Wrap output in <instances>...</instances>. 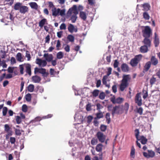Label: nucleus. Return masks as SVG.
<instances>
[{
  "label": "nucleus",
  "instance_id": "1",
  "mask_svg": "<svg viewBox=\"0 0 160 160\" xmlns=\"http://www.w3.org/2000/svg\"><path fill=\"white\" fill-rule=\"evenodd\" d=\"M131 79L130 76L128 75H123L122 77V79L121 81V83L119 85V88L122 92L123 91L125 88L129 86V82Z\"/></svg>",
  "mask_w": 160,
  "mask_h": 160
},
{
  "label": "nucleus",
  "instance_id": "2",
  "mask_svg": "<svg viewBox=\"0 0 160 160\" xmlns=\"http://www.w3.org/2000/svg\"><path fill=\"white\" fill-rule=\"evenodd\" d=\"M142 57V55L141 54L136 56L130 60V64L132 67L137 66L141 61Z\"/></svg>",
  "mask_w": 160,
  "mask_h": 160
},
{
  "label": "nucleus",
  "instance_id": "3",
  "mask_svg": "<svg viewBox=\"0 0 160 160\" xmlns=\"http://www.w3.org/2000/svg\"><path fill=\"white\" fill-rule=\"evenodd\" d=\"M142 33L144 38H150L152 35V30L149 26H146L142 31Z\"/></svg>",
  "mask_w": 160,
  "mask_h": 160
},
{
  "label": "nucleus",
  "instance_id": "4",
  "mask_svg": "<svg viewBox=\"0 0 160 160\" xmlns=\"http://www.w3.org/2000/svg\"><path fill=\"white\" fill-rule=\"evenodd\" d=\"M122 112V108H120V106H116L113 107L112 110V114L113 115L115 114H121Z\"/></svg>",
  "mask_w": 160,
  "mask_h": 160
},
{
  "label": "nucleus",
  "instance_id": "5",
  "mask_svg": "<svg viewBox=\"0 0 160 160\" xmlns=\"http://www.w3.org/2000/svg\"><path fill=\"white\" fill-rule=\"evenodd\" d=\"M96 136L101 142H103L106 139V136L103 133L100 132H98L96 134Z\"/></svg>",
  "mask_w": 160,
  "mask_h": 160
},
{
  "label": "nucleus",
  "instance_id": "6",
  "mask_svg": "<svg viewBox=\"0 0 160 160\" xmlns=\"http://www.w3.org/2000/svg\"><path fill=\"white\" fill-rule=\"evenodd\" d=\"M135 102L139 106L142 105V100L140 93H138L136 94L135 98Z\"/></svg>",
  "mask_w": 160,
  "mask_h": 160
},
{
  "label": "nucleus",
  "instance_id": "7",
  "mask_svg": "<svg viewBox=\"0 0 160 160\" xmlns=\"http://www.w3.org/2000/svg\"><path fill=\"white\" fill-rule=\"evenodd\" d=\"M72 13L75 14H78V11L77 9V6L76 5H73L72 7L69 9L68 12L67 14L69 15H71Z\"/></svg>",
  "mask_w": 160,
  "mask_h": 160
},
{
  "label": "nucleus",
  "instance_id": "8",
  "mask_svg": "<svg viewBox=\"0 0 160 160\" xmlns=\"http://www.w3.org/2000/svg\"><path fill=\"white\" fill-rule=\"evenodd\" d=\"M110 100L113 104H120L123 102L124 99L123 98L120 97L115 98V97H113L111 98Z\"/></svg>",
  "mask_w": 160,
  "mask_h": 160
},
{
  "label": "nucleus",
  "instance_id": "9",
  "mask_svg": "<svg viewBox=\"0 0 160 160\" xmlns=\"http://www.w3.org/2000/svg\"><path fill=\"white\" fill-rule=\"evenodd\" d=\"M36 63L41 67H44L46 66L47 62L46 60L37 58L36 60Z\"/></svg>",
  "mask_w": 160,
  "mask_h": 160
},
{
  "label": "nucleus",
  "instance_id": "10",
  "mask_svg": "<svg viewBox=\"0 0 160 160\" xmlns=\"http://www.w3.org/2000/svg\"><path fill=\"white\" fill-rule=\"evenodd\" d=\"M152 39H150L149 38H144L142 42L144 45L150 48L152 44Z\"/></svg>",
  "mask_w": 160,
  "mask_h": 160
},
{
  "label": "nucleus",
  "instance_id": "11",
  "mask_svg": "<svg viewBox=\"0 0 160 160\" xmlns=\"http://www.w3.org/2000/svg\"><path fill=\"white\" fill-rule=\"evenodd\" d=\"M149 61L151 62V64L154 66H157L158 63V60L155 56H152Z\"/></svg>",
  "mask_w": 160,
  "mask_h": 160
},
{
  "label": "nucleus",
  "instance_id": "12",
  "mask_svg": "<svg viewBox=\"0 0 160 160\" xmlns=\"http://www.w3.org/2000/svg\"><path fill=\"white\" fill-rule=\"evenodd\" d=\"M153 43L155 47H157L159 43V39L156 32L154 33Z\"/></svg>",
  "mask_w": 160,
  "mask_h": 160
},
{
  "label": "nucleus",
  "instance_id": "13",
  "mask_svg": "<svg viewBox=\"0 0 160 160\" xmlns=\"http://www.w3.org/2000/svg\"><path fill=\"white\" fill-rule=\"evenodd\" d=\"M121 69L123 72H128L129 70L128 66L125 63H123L121 65Z\"/></svg>",
  "mask_w": 160,
  "mask_h": 160
},
{
  "label": "nucleus",
  "instance_id": "14",
  "mask_svg": "<svg viewBox=\"0 0 160 160\" xmlns=\"http://www.w3.org/2000/svg\"><path fill=\"white\" fill-rule=\"evenodd\" d=\"M148 48H150L143 45L140 47V51L142 53H146L149 51Z\"/></svg>",
  "mask_w": 160,
  "mask_h": 160
},
{
  "label": "nucleus",
  "instance_id": "15",
  "mask_svg": "<svg viewBox=\"0 0 160 160\" xmlns=\"http://www.w3.org/2000/svg\"><path fill=\"white\" fill-rule=\"evenodd\" d=\"M151 62L150 61L147 62L144 66L143 72H147L148 71L151 66Z\"/></svg>",
  "mask_w": 160,
  "mask_h": 160
},
{
  "label": "nucleus",
  "instance_id": "16",
  "mask_svg": "<svg viewBox=\"0 0 160 160\" xmlns=\"http://www.w3.org/2000/svg\"><path fill=\"white\" fill-rule=\"evenodd\" d=\"M43 56L46 60L48 62H50L52 60L53 57L52 54L48 55V53H45Z\"/></svg>",
  "mask_w": 160,
  "mask_h": 160
},
{
  "label": "nucleus",
  "instance_id": "17",
  "mask_svg": "<svg viewBox=\"0 0 160 160\" xmlns=\"http://www.w3.org/2000/svg\"><path fill=\"white\" fill-rule=\"evenodd\" d=\"M68 29L69 32L72 33L74 31L76 32L77 31V28H75L74 26L72 24H70L68 27Z\"/></svg>",
  "mask_w": 160,
  "mask_h": 160
},
{
  "label": "nucleus",
  "instance_id": "18",
  "mask_svg": "<svg viewBox=\"0 0 160 160\" xmlns=\"http://www.w3.org/2000/svg\"><path fill=\"white\" fill-rule=\"evenodd\" d=\"M31 65L29 64H27L25 66L26 72L29 76H31Z\"/></svg>",
  "mask_w": 160,
  "mask_h": 160
},
{
  "label": "nucleus",
  "instance_id": "19",
  "mask_svg": "<svg viewBox=\"0 0 160 160\" xmlns=\"http://www.w3.org/2000/svg\"><path fill=\"white\" fill-rule=\"evenodd\" d=\"M39 73L42 74L43 77H46L48 75V73L46 72V69L42 68H40Z\"/></svg>",
  "mask_w": 160,
  "mask_h": 160
},
{
  "label": "nucleus",
  "instance_id": "20",
  "mask_svg": "<svg viewBox=\"0 0 160 160\" xmlns=\"http://www.w3.org/2000/svg\"><path fill=\"white\" fill-rule=\"evenodd\" d=\"M32 81L34 83H39L41 80L40 77L37 75H35L32 77Z\"/></svg>",
  "mask_w": 160,
  "mask_h": 160
},
{
  "label": "nucleus",
  "instance_id": "21",
  "mask_svg": "<svg viewBox=\"0 0 160 160\" xmlns=\"http://www.w3.org/2000/svg\"><path fill=\"white\" fill-rule=\"evenodd\" d=\"M5 131L8 133V135L11 136L12 134V131H10V128L8 124H6L4 125Z\"/></svg>",
  "mask_w": 160,
  "mask_h": 160
},
{
  "label": "nucleus",
  "instance_id": "22",
  "mask_svg": "<svg viewBox=\"0 0 160 160\" xmlns=\"http://www.w3.org/2000/svg\"><path fill=\"white\" fill-rule=\"evenodd\" d=\"M28 8L27 7L25 6H22L20 8L19 11L22 13L24 14L28 12Z\"/></svg>",
  "mask_w": 160,
  "mask_h": 160
},
{
  "label": "nucleus",
  "instance_id": "23",
  "mask_svg": "<svg viewBox=\"0 0 160 160\" xmlns=\"http://www.w3.org/2000/svg\"><path fill=\"white\" fill-rule=\"evenodd\" d=\"M60 9L59 8L56 9V8H54L53 9H52V15L53 16H56L59 14Z\"/></svg>",
  "mask_w": 160,
  "mask_h": 160
},
{
  "label": "nucleus",
  "instance_id": "24",
  "mask_svg": "<svg viewBox=\"0 0 160 160\" xmlns=\"http://www.w3.org/2000/svg\"><path fill=\"white\" fill-rule=\"evenodd\" d=\"M79 17L84 21H85L86 20L87 18L86 13L83 11H81L80 12Z\"/></svg>",
  "mask_w": 160,
  "mask_h": 160
},
{
  "label": "nucleus",
  "instance_id": "25",
  "mask_svg": "<svg viewBox=\"0 0 160 160\" xmlns=\"http://www.w3.org/2000/svg\"><path fill=\"white\" fill-rule=\"evenodd\" d=\"M103 147V145L101 143H99L97 144L95 150L98 152H101Z\"/></svg>",
  "mask_w": 160,
  "mask_h": 160
},
{
  "label": "nucleus",
  "instance_id": "26",
  "mask_svg": "<svg viewBox=\"0 0 160 160\" xmlns=\"http://www.w3.org/2000/svg\"><path fill=\"white\" fill-rule=\"evenodd\" d=\"M47 22V20L46 19L43 18L39 22V26L41 28H42Z\"/></svg>",
  "mask_w": 160,
  "mask_h": 160
},
{
  "label": "nucleus",
  "instance_id": "27",
  "mask_svg": "<svg viewBox=\"0 0 160 160\" xmlns=\"http://www.w3.org/2000/svg\"><path fill=\"white\" fill-rule=\"evenodd\" d=\"M29 5L31 8L37 10L38 9V5L35 2H31L29 3Z\"/></svg>",
  "mask_w": 160,
  "mask_h": 160
},
{
  "label": "nucleus",
  "instance_id": "28",
  "mask_svg": "<svg viewBox=\"0 0 160 160\" xmlns=\"http://www.w3.org/2000/svg\"><path fill=\"white\" fill-rule=\"evenodd\" d=\"M139 139L141 140V143L143 145L146 144L148 141L147 139L143 136H141Z\"/></svg>",
  "mask_w": 160,
  "mask_h": 160
},
{
  "label": "nucleus",
  "instance_id": "29",
  "mask_svg": "<svg viewBox=\"0 0 160 160\" xmlns=\"http://www.w3.org/2000/svg\"><path fill=\"white\" fill-rule=\"evenodd\" d=\"M22 4L20 2H17L16 3L14 6V8L15 10H20V8L22 6Z\"/></svg>",
  "mask_w": 160,
  "mask_h": 160
},
{
  "label": "nucleus",
  "instance_id": "30",
  "mask_svg": "<svg viewBox=\"0 0 160 160\" xmlns=\"http://www.w3.org/2000/svg\"><path fill=\"white\" fill-rule=\"evenodd\" d=\"M63 53L62 52L60 51L57 54V58L58 59H61L63 58Z\"/></svg>",
  "mask_w": 160,
  "mask_h": 160
},
{
  "label": "nucleus",
  "instance_id": "31",
  "mask_svg": "<svg viewBox=\"0 0 160 160\" xmlns=\"http://www.w3.org/2000/svg\"><path fill=\"white\" fill-rule=\"evenodd\" d=\"M156 81V79L154 77V75H153L150 80V85H152L154 84Z\"/></svg>",
  "mask_w": 160,
  "mask_h": 160
},
{
  "label": "nucleus",
  "instance_id": "32",
  "mask_svg": "<svg viewBox=\"0 0 160 160\" xmlns=\"http://www.w3.org/2000/svg\"><path fill=\"white\" fill-rule=\"evenodd\" d=\"M106 119V122L108 124L110 123L111 121V118H110V114L109 112L106 113L105 117Z\"/></svg>",
  "mask_w": 160,
  "mask_h": 160
},
{
  "label": "nucleus",
  "instance_id": "33",
  "mask_svg": "<svg viewBox=\"0 0 160 160\" xmlns=\"http://www.w3.org/2000/svg\"><path fill=\"white\" fill-rule=\"evenodd\" d=\"M135 149L134 147L132 146V147L131 150L130 152V156L132 158H134L135 157Z\"/></svg>",
  "mask_w": 160,
  "mask_h": 160
},
{
  "label": "nucleus",
  "instance_id": "34",
  "mask_svg": "<svg viewBox=\"0 0 160 160\" xmlns=\"http://www.w3.org/2000/svg\"><path fill=\"white\" fill-rule=\"evenodd\" d=\"M13 2V0H6L4 2V5L8 4L9 6H11Z\"/></svg>",
  "mask_w": 160,
  "mask_h": 160
},
{
  "label": "nucleus",
  "instance_id": "35",
  "mask_svg": "<svg viewBox=\"0 0 160 160\" xmlns=\"http://www.w3.org/2000/svg\"><path fill=\"white\" fill-rule=\"evenodd\" d=\"M149 158H153L155 155L154 152L151 150H148Z\"/></svg>",
  "mask_w": 160,
  "mask_h": 160
},
{
  "label": "nucleus",
  "instance_id": "36",
  "mask_svg": "<svg viewBox=\"0 0 160 160\" xmlns=\"http://www.w3.org/2000/svg\"><path fill=\"white\" fill-rule=\"evenodd\" d=\"M67 39L69 42H73L74 40V37L72 35H69L67 37Z\"/></svg>",
  "mask_w": 160,
  "mask_h": 160
},
{
  "label": "nucleus",
  "instance_id": "37",
  "mask_svg": "<svg viewBox=\"0 0 160 160\" xmlns=\"http://www.w3.org/2000/svg\"><path fill=\"white\" fill-rule=\"evenodd\" d=\"M99 91L97 89H95L92 92V95L94 97H96L98 95Z\"/></svg>",
  "mask_w": 160,
  "mask_h": 160
},
{
  "label": "nucleus",
  "instance_id": "38",
  "mask_svg": "<svg viewBox=\"0 0 160 160\" xmlns=\"http://www.w3.org/2000/svg\"><path fill=\"white\" fill-rule=\"evenodd\" d=\"M77 14H74L72 16L71 19L72 21V23L75 22L76 21V20L77 18Z\"/></svg>",
  "mask_w": 160,
  "mask_h": 160
},
{
  "label": "nucleus",
  "instance_id": "39",
  "mask_svg": "<svg viewBox=\"0 0 160 160\" xmlns=\"http://www.w3.org/2000/svg\"><path fill=\"white\" fill-rule=\"evenodd\" d=\"M98 142V140L97 139L93 138L91 140V144L92 145H96Z\"/></svg>",
  "mask_w": 160,
  "mask_h": 160
},
{
  "label": "nucleus",
  "instance_id": "40",
  "mask_svg": "<svg viewBox=\"0 0 160 160\" xmlns=\"http://www.w3.org/2000/svg\"><path fill=\"white\" fill-rule=\"evenodd\" d=\"M34 87L33 84H30L28 87V90L30 92H32L33 91Z\"/></svg>",
  "mask_w": 160,
  "mask_h": 160
},
{
  "label": "nucleus",
  "instance_id": "41",
  "mask_svg": "<svg viewBox=\"0 0 160 160\" xmlns=\"http://www.w3.org/2000/svg\"><path fill=\"white\" fill-rule=\"evenodd\" d=\"M15 120L17 123L18 124H20L22 121L20 117L18 116H17L15 117Z\"/></svg>",
  "mask_w": 160,
  "mask_h": 160
},
{
  "label": "nucleus",
  "instance_id": "42",
  "mask_svg": "<svg viewBox=\"0 0 160 160\" xmlns=\"http://www.w3.org/2000/svg\"><path fill=\"white\" fill-rule=\"evenodd\" d=\"M103 117V113L102 112H100L97 113L96 114V117L94 118L95 119H96L97 118L100 119L102 118Z\"/></svg>",
  "mask_w": 160,
  "mask_h": 160
},
{
  "label": "nucleus",
  "instance_id": "43",
  "mask_svg": "<svg viewBox=\"0 0 160 160\" xmlns=\"http://www.w3.org/2000/svg\"><path fill=\"white\" fill-rule=\"evenodd\" d=\"M25 99L28 102H30L31 99V95L30 93H28L25 95Z\"/></svg>",
  "mask_w": 160,
  "mask_h": 160
},
{
  "label": "nucleus",
  "instance_id": "44",
  "mask_svg": "<svg viewBox=\"0 0 160 160\" xmlns=\"http://www.w3.org/2000/svg\"><path fill=\"white\" fill-rule=\"evenodd\" d=\"M144 10L148 11L149 9L150 6L147 3H145L143 5Z\"/></svg>",
  "mask_w": 160,
  "mask_h": 160
},
{
  "label": "nucleus",
  "instance_id": "45",
  "mask_svg": "<svg viewBox=\"0 0 160 160\" xmlns=\"http://www.w3.org/2000/svg\"><path fill=\"white\" fill-rule=\"evenodd\" d=\"M105 96L106 94L105 93L103 92H102L100 93L99 98L100 99L103 100L105 98Z\"/></svg>",
  "mask_w": 160,
  "mask_h": 160
},
{
  "label": "nucleus",
  "instance_id": "46",
  "mask_svg": "<svg viewBox=\"0 0 160 160\" xmlns=\"http://www.w3.org/2000/svg\"><path fill=\"white\" fill-rule=\"evenodd\" d=\"M143 18L146 20H148L149 19L150 16L148 13L146 12H145L143 13Z\"/></svg>",
  "mask_w": 160,
  "mask_h": 160
},
{
  "label": "nucleus",
  "instance_id": "47",
  "mask_svg": "<svg viewBox=\"0 0 160 160\" xmlns=\"http://www.w3.org/2000/svg\"><path fill=\"white\" fill-rule=\"evenodd\" d=\"M16 58L17 60L20 62L22 61V55L21 53L18 52Z\"/></svg>",
  "mask_w": 160,
  "mask_h": 160
},
{
  "label": "nucleus",
  "instance_id": "48",
  "mask_svg": "<svg viewBox=\"0 0 160 160\" xmlns=\"http://www.w3.org/2000/svg\"><path fill=\"white\" fill-rule=\"evenodd\" d=\"M135 135L136 138L137 140H140V139L138 138V136L139 134V130L138 129H136L135 130Z\"/></svg>",
  "mask_w": 160,
  "mask_h": 160
},
{
  "label": "nucleus",
  "instance_id": "49",
  "mask_svg": "<svg viewBox=\"0 0 160 160\" xmlns=\"http://www.w3.org/2000/svg\"><path fill=\"white\" fill-rule=\"evenodd\" d=\"M8 109L7 107H4L2 108V115L3 116H5L6 115Z\"/></svg>",
  "mask_w": 160,
  "mask_h": 160
},
{
  "label": "nucleus",
  "instance_id": "50",
  "mask_svg": "<svg viewBox=\"0 0 160 160\" xmlns=\"http://www.w3.org/2000/svg\"><path fill=\"white\" fill-rule=\"evenodd\" d=\"M107 128V126L103 124H101L100 126V129L102 131L105 132Z\"/></svg>",
  "mask_w": 160,
  "mask_h": 160
},
{
  "label": "nucleus",
  "instance_id": "51",
  "mask_svg": "<svg viewBox=\"0 0 160 160\" xmlns=\"http://www.w3.org/2000/svg\"><path fill=\"white\" fill-rule=\"evenodd\" d=\"M93 118V117L92 116H90V115L88 116L87 118V123L88 124H89L91 122Z\"/></svg>",
  "mask_w": 160,
  "mask_h": 160
},
{
  "label": "nucleus",
  "instance_id": "52",
  "mask_svg": "<svg viewBox=\"0 0 160 160\" xmlns=\"http://www.w3.org/2000/svg\"><path fill=\"white\" fill-rule=\"evenodd\" d=\"M27 110V106L26 104H23L22 107V111L24 112H26Z\"/></svg>",
  "mask_w": 160,
  "mask_h": 160
},
{
  "label": "nucleus",
  "instance_id": "53",
  "mask_svg": "<svg viewBox=\"0 0 160 160\" xmlns=\"http://www.w3.org/2000/svg\"><path fill=\"white\" fill-rule=\"evenodd\" d=\"M25 56L28 58L27 60L28 61H29L30 60L31 58L30 54L29 53V52L28 51H27L26 52Z\"/></svg>",
  "mask_w": 160,
  "mask_h": 160
},
{
  "label": "nucleus",
  "instance_id": "54",
  "mask_svg": "<svg viewBox=\"0 0 160 160\" xmlns=\"http://www.w3.org/2000/svg\"><path fill=\"white\" fill-rule=\"evenodd\" d=\"M129 108V105L128 103L127 102H126L125 103L124 106V109L127 112Z\"/></svg>",
  "mask_w": 160,
  "mask_h": 160
},
{
  "label": "nucleus",
  "instance_id": "55",
  "mask_svg": "<svg viewBox=\"0 0 160 160\" xmlns=\"http://www.w3.org/2000/svg\"><path fill=\"white\" fill-rule=\"evenodd\" d=\"M60 30H65L66 29V26L64 23L61 24L60 26Z\"/></svg>",
  "mask_w": 160,
  "mask_h": 160
},
{
  "label": "nucleus",
  "instance_id": "56",
  "mask_svg": "<svg viewBox=\"0 0 160 160\" xmlns=\"http://www.w3.org/2000/svg\"><path fill=\"white\" fill-rule=\"evenodd\" d=\"M112 70V68H108V72H107V75H106L105 76L107 77L109 76L111 74Z\"/></svg>",
  "mask_w": 160,
  "mask_h": 160
},
{
  "label": "nucleus",
  "instance_id": "57",
  "mask_svg": "<svg viewBox=\"0 0 160 160\" xmlns=\"http://www.w3.org/2000/svg\"><path fill=\"white\" fill-rule=\"evenodd\" d=\"M119 64V62L117 60H114V63L113 64V67L114 68H118Z\"/></svg>",
  "mask_w": 160,
  "mask_h": 160
},
{
  "label": "nucleus",
  "instance_id": "58",
  "mask_svg": "<svg viewBox=\"0 0 160 160\" xmlns=\"http://www.w3.org/2000/svg\"><path fill=\"white\" fill-rule=\"evenodd\" d=\"M41 120L40 117H37L34 119L32 121V122H36L39 121Z\"/></svg>",
  "mask_w": 160,
  "mask_h": 160
},
{
  "label": "nucleus",
  "instance_id": "59",
  "mask_svg": "<svg viewBox=\"0 0 160 160\" xmlns=\"http://www.w3.org/2000/svg\"><path fill=\"white\" fill-rule=\"evenodd\" d=\"M10 142L11 144H14L16 142V138L14 137H11L10 138Z\"/></svg>",
  "mask_w": 160,
  "mask_h": 160
},
{
  "label": "nucleus",
  "instance_id": "60",
  "mask_svg": "<svg viewBox=\"0 0 160 160\" xmlns=\"http://www.w3.org/2000/svg\"><path fill=\"white\" fill-rule=\"evenodd\" d=\"M107 77L104 76L103 78L102 79V83L103 84L106 85L107 84V82L106 81V79L107 78Z\"/></svg>",
  "mask_w": 160,
  "mask_h": 160
},
{
  "label": "nucleus",
  "instance_id": "61",
  "mask_svg": "<svg viewBox=\"0 0 160 160\" xmlns=\"http://www.w3.org/2000/svg\"><path fill=\"white\" fill-rule=\"evenodd\" d=\"M143 109L141 107H140L137 109V112L139 113L140 115L142 114Z\"/></svg>",
  "mask_w": 160,
  "mask_h": 160
},
{
  "label": "nucleus",
  "instance_id": "62",
  "mask_svg": "<svg viewBox=\"0 0 160 160\" xmlns=\"http://www.w3.org/2000/svg\"><path fill=\"white\" fill-rule=\"evenodd\" d=\"M15 132L16 134L18 136H20L21 134V132L19 129H15Z\"/></svg>",
  "mask_w": 160,
  "mask_h": 160
},
{
  "label": "nucleus",
  "instance_id": "63",
  "mask_svg": "<svg viewBox=\"0 0 160 160\" xmlns=\"http://www.w3.org/2000/svg\"><path fill=\"white\" fill-rule=\"evenodd\" d=\"M112 91L114 93H116L117 92V88L116 85H113L112 88Z\"/></svg>",
  "mask_w": 160,
  "mask_h": 160
},
{
  "label": "nucleus",
  "instance_id": "64",
  "mask_svg": "<svg viewBox=\"0 0 160 160\" xmlns=\"http://www.w3.org/2000/svg\"><path fill=\"white\" fill-rule=\"evenodd\" d=\"M65 11L64 9H63L62 10H61L59 12L60 13V15L61 16H63V15H65Z\"/></svg>",
  "mask_w": 160,
  "mask_h": 160
}]
</instances>
